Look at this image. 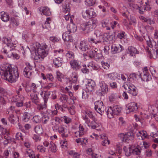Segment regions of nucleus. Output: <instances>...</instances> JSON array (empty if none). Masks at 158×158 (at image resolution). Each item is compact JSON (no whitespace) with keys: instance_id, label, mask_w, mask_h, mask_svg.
Masks as SVG:
<instances>
[{"instance_id":"obj_19","label":"nucleus","mask_w":158,"mask_h":158,"mask_svg":"<svg viewBox=\"0 0 158 158\" xmlns=\"http://www.w3.org/2000/svg\"><path fill=\"white\" fill-rule=\"evenodd\" d=\"M19 97L18 96H16L12 98L11 101L15 102H17L16 103V105L18 107H20L23 106V103L22 101L24 98L22 96L21 98H19Z\"/></svg>"},{"instance_id":"obj_61","label":"nucleus","mask_w":158,"mask_h":158,"mask_svg":"<svg viewBox=\"0 0 158 158\" xmlns=\"http://www.w3.org/2000/svg\"><path fill=\"white\" fill-rule=\"evenodd\" d=\"M68 97L66 95H62L60 98V100L62 102L65 103L67 102Z\"/></svg>"},{"instance_id":"obj_17","label":"nucleus","mask_w":158,"mask_h":158,"mask_svg":"<svg viewBox=\"0 0 158 158\" xmlns=\"http://www.w3.org/2000/svg\"><path fill=\"white\" fill-rule=\"evenodd\" d=\"M2 40L3 43L6 44V45L5 46L2 50V52H4V50H5V48H6L7 46L9 47L10 45H11L12 44H14L11 42L12 41V40L10 37H3L2 39Z\"/></svg>"},{"instance_id":"obj_38","label":"nucleus","mask_w":158,"mask_h":158,"mask_svg":"<svg viewBox=\"0 0 158 158\" xmlns=\"http://www.w3.org/2000/svg\"><path fill=\"white\" fill-rule=\"evenodd\" d=\"M42 13L46 16H49L51 14L50 9L47 7H44L43 8L42 10Z\"/></svg>"},{"instance_id":"obj_21","label":"nucleus","mask_w":158,"mask_h":158,"mask_svg":"<svg viewBox=\"0 0 158 158\" xmlns=\"http://www.w3.org/2000/svg\"><path fill=\"white\" fill-rule=\"evenodd\" d=\"M65 127L62 126H60L56 129V131L61 134V136L63 138H67L68 136V135L66 134L65 130Z\"/></svg>"},{"instance_id":"obj_64","label":"nucleus","mask_w":158,"mask_h":158,"mask_svg":"<svg viewBox=\"0 0 158 158\" xmlns=\"http://www.w3.org/2000/svg\"><path fill=\"white\" fill-rule=\"evenodd\" d=\"M101 63L102 65V67L104 69H107L110 67V64L107 62H102Z\"/></svg>"},{"instance_id":"obj_36","label":"nucleus","mask_w":158,"mask_h":158,"mask_svg":"<svg viewBox=\"0 0 158 158\" xmlns=\"http://www.w3.org/2000/svg\"><path fill=\"white\" fill-rule=\"evenodd\" d=\"M128 52L131 56L134 55L135 54H138L139 52L134 47L131 46L128 48Z\"/></svg>"},{"instance_id":"obj_12","label":"nucleus","mask_w":158,"mask_h":158,"mask_svg":"<svg viewBox=\"0 0 158 158\" xmlns=\"http://www.w3.org/2000/svg\"><path fill=\"white\" fill-rule=\"evenodd\" d=\"M70 64L71 67L75 70H79L81 67V62L77 60H72L70 62Z\"/></svg>"},{"instance_id":"obj_4","label":"nucleus","mask_w":158,"mask_h":158,"mask_svg":"<svg viewBox=\"0 0 158 158\" xmlns=\"http://www.w3.org/2000/svg\"><path fill=\"white\" fill-rule=\"evenodd\" d=\"M16 46V44H12L11 45H10L9 47L7 46L5 48V50H4V53L7 55L9 57H13L14 59H18L19 58V55L16 53L12 52V50L15 49Z\"/></svg>"},{"instance_id":"obj_30","label":"nucleus","mask_w":158,"mask_h":158,"mask_svg":"<svg viewBox=\"0 0 158 158\" xmlns=\"http://www.w3.org/2000/svg\"><path fill=\"white\" fill-rule=\"evenodd\" d=\"M53 63L55 68L60 67L62 65V60L60 57L55 58L53 59Z\"/></svg>"},{"instance_id":"obj_49","label":"nucleus","mask_w":158,"mask_h":158,"mask_svg":"<svg viewBox=\"0 0 158 158\" xmlns=\"http://www.w3.org/2000/svg\"><path fill=\"white\" fill-rule=\"evenodd\" d=\"M69 155L72 156L75 158H79L80 156V154L79 153L75 152L72 150L69 151Z\"/></svg>"},{"instance_id":"obj_7","label":"nucleus","mask_w":158,"mask_h":158,"mask_svg":"<svg viewBox=\"0 0 158 158\" xmlns=\"http://www.w3.org/2000/svg\"><path fill=\"white\" fill-rule=\"evenodd\" d=\"M95 110L102 115L104 112V107L103 103L101 101H98L94 102Z\"/></svg>"},{"instance_id":"obj_25","label":"nucleus","mask_w":158,"mask_h":158,"mask_svg":"<svg viewBox=\"0 0 158 158\" xmlns=\"http://www.w3.org/2000/svg\"><path fill=\"white\" fill-rule=\"evenodd\" d=\"M0 18L3 22H6L10 20V16L9 14L4 11L0 13Z\"/></svg>"},{"instance_id":"obj_54","label":"nucleus","mask_w":158,"mask_h":158,"mask_svg":"<svg viewBox=\"0 0 158 158\" xmlns=\"http://www.w3.org/2000/svg\"><path fill=\"white\" fill-rule=\"evenodd\" d=\"M118 98V96L116 94H111L109 98V101L110 102H113L115 101Z\"/></svg>"},{"instance_id":"obj_3","label":"nucleus","mask_w":158,"mask_h":158,"mask_svg":"<svg viewBox=\"0 0 158 158\" xmlns=\"http://www.w3.org/2000/svg\"><path fill=\"white\" fill-rule=\"evenodd\" d=\"M98 22V20L96 19H90L88 22L84 23L80 25V29L86 33H89L96 27Z\"/></svg>"},{"instance_id":"obj_57","label":"nucleus","mask_w":158,"mask_h":158,"mask_svg":"<svg viewBox=\"0 0 158 158\" xmlns=\"http://www.w3.org/2000/svg\"><path fill=\"white\" fill-rule=\"evenodd\" d=\"M96 1V0H85V2L87 5L90 6L94 5Z\"/></svg>"},{"instance_id":"obj_16","label":"nucleus","mask_w":158,"mask_h":158,"mask_svg":"<svg viewBox=\"0 0 158 158\" xmlns=\"http://www.w3.org/2000/svg\"><path fill=\"white\" fill-rule=\"evenodd\" d=\"M95 86V82L92 80H89L86 85V88L88 92H93L94 91Z\"/></svg>"},{"instance_id":"obj_23","label":"nucleus","mask_w":158,"mask_h":158,"mask_svg":"<svg viewBox=\"0 0 158 158\" xmlns=\"http://www.w3.org/2000/svg\"><path fill=\"white\" fill-rule=\"evenodd\" d=\"M29 93L31 97V99L32 102L35 104H38L39 102V99L38 97V92Z\"/></svg>"},{"instance_id":"obj_46","label":"nucleus","mask_w":158,"mask_h":158,"mask_svg":"<svg viewBox=\"0 0 158 158\" xmlns=\"http://www.w3.org/2000/svg\"><path fill=\"white\" fill-rule=\"evenodd\" d=\"M0 133L3 135H6L7 136H8L10 134L6 129H4L1 126H0Z\"/></svg>"},{"instance_id":"obj_35","label":"nucleus","mask_w":158,"mask_h":158,"mask_svg":"<svg viewBox=\"0 0 158 158\" xmlns=\"http://www.w3.org/2000/svg\"><path fill=\"white\" fill-rule=\"evenodd\" d=\"M42 122L44 124H47L49 123L50 121V116L48 114H45L42 118Z\"/></svg>"},{"instance_id":"obj_56","label":"nucleus","mask_w":158,"mask_h":158,"mask_svg":"<svg viewBox=\"0 0 158 158\" xmlns=\"http://www.w3.org/2000/svg\"><path fill=\"white\" fill-rule=\"evenodd\" d=\"M88 67H90L92 69L95 70H97L98 69L97 66L93 61H91L89 63Z\"/></svg>"},{"instance_id":"obj_33","label":"nucleus","mask_w":158,"mask_h":158,"mask_svg":"<svg viewBox=\"0 0 158 158\" xmlns=\"http://www.w3.org/2000/svg\"><path fill=\"white\" fill-rule=\"evenodd\" d=\"M139 19L143 22L146 23L150 25L153 24L154 23L153 20L149 18H145L143 16H140L139 17Z\"/></svg>"},{"instance_id":"obj_27","label":"nucleus","mask_w":158,"mask_h":158,"mask_svg":"<svg viewBox=\"0 0 158 158\" xmlns=\"http://www.w3.org/2000/svg\"><path fill=\"white\" fill-rule=\"evenodd\" d=\"M10 22L14 27H15L19 25V19L17 17H12L10 19Z\"/></svg>"},{"instance_id":"obj_58","label":"nucleus","mask_w":158,"mask_h":158,"mask_svg":"<svg viewBox=\"0 0 158 158\" xmlns=\"http://www.w3.org/2000/svg\"><path fill=\"white\" fill-rule=\"evenodd\" d=\"M85 113L87 114L90 118H92L93 120V121H94L95 122L96 121L97 119L94 116L91 111H85Z\"/></svg>"},{"instance_id":"obj_18","label":"nucleus","mask_w":158,"mask_h":158,"mask_svg":"<svg viewBox=\"0 0 158 158\" xmlns=\"http://www.w3.org/2000/svg\"><path fill=\"white\" fill-rule=\"evenodd\" d=\"M79 47L81 50L84 52H87L91 48L89 45L83 41L81 42Z\"/></svg>"},{"instance_id":"obj_43","label":"nucleus","mask_w":158,"mask_h":158,"mask_svg":"<svg viewBox=\"0 0 158 158\" xmlns=\"http://www.w3.org/2000/svg\"><path fill=\"white\" fill-rule=\"evenodd\" d=\"M29 151H31V150H29L28 151H27L26 155L29 156L30 158H40V155L39 154H38L35 156L33 152H29Z\"/></svg>"},{"instance_id":"obj_39","label":"nucleus","mask_w":158,"mask_h":158,"mask_svg":"<svg viewBox=\"0 0 158 158\" xmlns=\"http://www.w3.org/2000/svg\"><path fill=\"white\" fill-rule=\"evenodd\" d=\"M35 130L36 133L38 135H41L43 133V130L41 125H37L35 128Z\"/></svg>"},{"instance_id":"obj_9","label":"nucleus","mask_w":158,"mask_h":158,"mask_svg":"<svg viewBox=\"0 0 158 158\" xmlns=\"http://www.w3.org/2000/svg\"><path fill=\"white\" fill-rule=\"evenodd\" d=\"M99 86L100 88L99 90V93L101 95H103L104 94L107 93L108 92V86L103 81H102L99 82Z\"/></svg>"},{"instance_id":"obj_52","label":"nucleus","mask_w":158,"mask_h":158,"mask_svg":"<svg viewBox=\"0 0 158 158\" xmlns=\"http://www.w3.org/2000/svg\"><path fill=\"white\" fill-rule=\"evenodd\" d=\"M51 93H53V92H50V91H44V95L43 97L44 102H47L48 97L51 94Z\"/></svg>"},{"instance_id":"obj_15","label":"nucleus","mask_w":158,"mask_h":158,"mask_svg":"<svg viewBox=\"0 0 158 158\" xmlns=\"http://www.w3.org/2000/svg\"><path fill=\"white\" fill-rule=\"evenodd\" d=\"M147 52L148 57L150 58L152 57L154 58H156L157 56L158 55V47H156V48H155V49H152V51L148 48Z\"/></svg>"},{"instance_id":"obj_13","label":"nucleus","mask_w":158,"mask_h":158,"mask_svg":"<svg viewBox=\"0 0 158 158\" xmlns=\"http://www.w3.org/2000/svg\"><path fill=\"white\" fill-rule=\"evenodd\" d=\"M123 50L124 48L123 46L120 44L118 45L114 44L111 47V52L113 54H115L120 52Z\"/></svg>"},{"instance_id":"obj_37","label":"nucleus","mask_w":158,"mask_h":158,"mask_svg":"<svg viewBox=\"0 0 158 158\" xmlns=\"http://www.w3.org/2000/svg\"><path fill=\"white\" fill-rule=\"evenodd\" d=\"M123 149L124 151L126 156H130L132 154L131 145L129 146L128 148L124 146Z\"/></svg>"},{"instance_id":"obj_10","label":"nucleus","mask_w":158,"mask_h":158,"mask_svg":"<svg viewBox=\"0 0 158 158\" xmlns=\"http://www.w3.org/2000/svg\"><path fill=\"white\" fill-rule=\"evenodd\" d=\"M137 104L134 102L128 103L126 106V110L127 113H128L131 112H135L138 109Z\"/></svg>"},{"instance_id":"obj_31","label":"nucleus","mask_w":158,"mask_h":158,"mask_svg":"<svg viewBox=\"0 0 158 158\" xmlns=\"http://www.w3.org/2000/svg\"><path fill=\"white\" fill-rule=\"evenodd\" d=\"M8 119L11 123L14 124L19 121V118L18 116L11 114L9 115Z\"/></svg>"},{"instance_id":"obj_26","label":"nucleus","mask_w":158,"mask_h":158,"mask_svg":"<svg viewBox=\"0 0 158 158\" xmlns=\"http://www.w3.org/2000/svg\"><path fill=\"white\" fill-rule=\"evenodd\" d=\"M146 5L142 6H138L137 9H138L139 12L140 14H144L145 11L149 10L150 9V7L149 6L145 3Z\"/></svg>"},{"instance_id":"obj_45","label":"nucleus","mask_w":158,"mask_h":158,"mask_svg":"<svg viewBox=\"0 0 158 158\" xmlns=\"http://www.w3.org/2000/svg\"><path fill=\"white\" fill-rule=\"evenodd\" d=\"M49 149L52 152H55L56 151V145L52 142H51L49 143Z\"/></svg>"},{"instance_id":"obj_62","label":"nucleus","mask_w":158,"mask_h":158,"mask_svg":"<svg viewBox=\"0 0 158 158\" xmlns=\"http://www.w3.org/2000/svg\"><path fill=\"white\" fill-rule=\"evenodd\" d=\"M151 41L149 38V40H147L146 41L148 46L150 48H152L153 47V44L154 45L156 44V43L153 41Z\"/></svg>"},{"instance_id":"obj_55","label":"nucleus","mask_w":158,"mask_h":158,"mask_svg":"<svg viewBox=\"0 0 158 158\" xmlns=\"http://www.w3.org/2000/svg\"><path fill=\"white\" fill-rule=\"evenodd\" d=\"M50 18L48 17L47 18L46 20V21L44 25H42V27L43 28H46L47 29H48V27H50L49 26V24L50 22L49 21H50Z\"/></svg>"},{"instance_id":"obj_11","label":"nucleus","mask_w":158,"mask_h":158,"mask_svg":"<svg viewBox=\"0 0 158 158\" xmlns=\"http://www.w3.org/2000/svg\"><path fill=\"white\" fill-rule=\"evenodd\" d=\"M26 64L27 66L24 69L23 73L26 77L30 78L32 74L30 71L32 69L33 67L29 63H26Z\"/></svg>"},{"instance_id":"obj_51","label":"nucleus","mask_w":158,"mask_h":158,"mask_svg":"<svg viewBox=\"0 0 158 158\" xmlns=\"http://www.w3.org/2000/svg\"><path fill=\"white\" fill-rule=\"evenodd\" d=\"M81 71L83 73L88 74L89 72V70L88 69L85 64H83L82 67H81Z\"/></svg>"},{"instance_id":"obj_42","label":"nucleus","mask_w":158,"mask_h":158,"mask_svg":"<svg viewBox=\"0 0 158 158\" xmlns=\"http://www.w3.org/2000/svg\"><path fill=\"white\" fill-rule=\"evenodd\" d=\"M31 116L30 114L28 112H25L23 117V120L25 122H28Z\"/></svg>"},{"instance_id":"obj_63","label":"nucleus","mask_w":158,"mask_h":158,"mask_svg":"<svg viewBox=\"0 0 158 158\" xmlns=\"http://www.w3.org/2000/svg\"><path fill=\"white\" fill-rule=\"evenodd\" d=\"M63 77V75L61 73L59 72H56V78L58 81H61Z\"/></svg>"},{"instance_id":"obj_20","label":"nucleus","mask_w":158,"mask_h":158,"mask_svg":"<svg viewBox=\"0 0 158 158\" xmlns=\"http://www.w3.org/2000/svg\"><path fill=\"white\" fill-rule=\"evenodd\" d=\"M132 154L135 155H139L141 153V148L138 145H131Z\"/></svg>"},{"instance_id":"obj_2","label":"nucleus","mask_w":158,"mask_h":158,"mask_svg":"<svg viewBox=\"0 0 158 158\" xmlns=\"http://www.w3.org/2000/svg\"><path fill=\"white\" fill-rule=\"evenodd\" d=\"M35 51V56L34 59L35 60H39L41 58L44 59L48 54V46L44 43L41 45L36 43L34 46Z\"/></svg>"},{"instance_id":"obj_29","label":"nucleus","mask_w":158,"mask_h":158,"mask_svg":"<svg viewBox=\"0 0 158 158\" xmlns=\"http://www.w3.org/2000/svg\"><path fill=\"white\" fill-rule=\"evenodd\" d=\"M101 124L98 123L96 119V121L94 122V121L91 122L90 126L88 125L90 127L93 129H96L97 130H100V126Z\"/></svg>"},{"instance_id":"obj_8","label":"nucleus","mask_w":158,"mask_h":158,"mask_svg":"<svg viewBox=\"0 0 158 158\" xmlns=\"http://www.w3.org/2000/svg\"><path fill=\"white\" fill-rule=\"evenodd\" d=\"M98 49L95 48H92L89 50L87 52V54L88 55L89 57L90 58H94L96 59H99L100 57L101 56V54H97V52Z\"/></svg>"},{"instance_id":"obj_60","label":"nucleus","mask_w":158,"mask_h":158,"mask_svg":"<svg viewBox=\"0 0 158 158\" xmlns=\"http://www.w3.org/2000/svg\"><path fill=\"white\" fill-rule=\"evenodd\" d=\"M139 134L140 135V137L142 138V139H143V137L146 138L147 137V133L146 131H139Z\"/></svg>"},{"instance_id":"obj_14","label":"nucleus","mask_w":158,"mask_h":158,"mask_svg":"<svg viewBox=\"0 0 158 158\" xmlns=\"http://www.w3.org/2000/svg\"><path fill=\"white\" fill-rule=\"evenodd\" d=\"M70 23L68 24L67 26V28L68 31L70 33H74L77 30L76 26L73 23V20L72 18H71L70 19Z\"/></svg>"},{"instance_id":"obj_24","label":"nucleus","mask_w":158,"mask_h":158,"mask_svg":"<svg viewBox=\"0 0 158 158\" xmlns=\"http://www.w3.org/2000/svg\"><path fill=\"white\" fill-rule=\"evenodd\" d=\"M70 32L66 31L62 35V38L64 41L72 42L73 39Z\"/></svg>"},{"instance_id":"obj_40","label":"nucleus","mask_w":158,"mask_h":158,"mask_svg":"<svg viewBox=\"0 0 158 158\" xmlns=\"http://www.w3.org/2000/svg\"><path fill=\"white\" fill-rule=\"evenodd\" d=\"M106 112L108 118H111L113 117V115L114 114L113 113V111L112 109V107L110 106L109 108H108V109L106 110Z\"/></svg>"},{"instance_id":"obj_28","label":"nucleus","mask_w":158,"mask_h":158,"mask_svg":"<svg viewBox=\"0 0 158 158\" xmlns=\"http://www.w3.org/2000/svg\"><path fill=\"white\" fill-rule=\"evenodd\" d=\"M139 76L140 77L141 80L144 81H149V78L151 77V76L146 72L145 73L144 71L141 73H139Z\"/></svg>"},{"instance_id":"obj_47","label":"nucleus","mask_w":158,"mask_h":158,"mask_svg":"<svg viewBox=\"0 0 158 158\" xmlns=\"http://www.w3.org/2000/svg\"><path fill=\"white\" fill-rule=\"evenodd\" d=\"M32 120L35 123H40L41 121V118L38 115H35L33 117Z\"/></svg>"},{"instance_id":"obj_32","label":"nucleus","mask_w":158,"mask_h":158,"mask_svg":"<svg viewBox=\"0 0 158 158\" xmlns=\"http://www.w3.org/2000/svg\"><path fill=\"white\" fill-rule=\"evenodd\" d=\"M113 113L115 115H118L121 112L122 108L118 105H115L112 107Z\"/></svg>"},{"instance_id":"obj_5","label":"nucleus","mask_w":158,"mask_h":158,"mask_svg":"<svg viewBox=\"0 0 158 158\" xmlns=\"http://www.w3.org/2000/svg\"><path fill=\"white\" fill-rule=\"evenodd\" d=\"M122 141L126 142L129 143V141L133 140L134 139V134L132 131H129L125 134L121 133L119 135Z\"/></svg>"},{"instance_id":"obj_1","label":"nucleus","mask_w":158,"mask_h":158,"mask_svg":"<svg viewBox=\"0 0 158 158\" xmlns=\"http://www.w3.org/2000/svg\"><path fill=\"white\" fill-rule=\"evenodd\" d=\"M10 67L8 64L1 65L0 74L2 79L12 83L17 81L19 77V73L17 67L12 68Z\"/></svg>"},{"instance_id":"obj_44","label":"nucleus","mask_w":158,"mask_h":158,"mask_svg":"<svg viewBox=\"0 0 158 158\" xmlns=\"http://www.w3.org/2000/svg\"><path fill=\"white\" fill-rule=\"evenodd\" d=\"M66 56L68 60L73 59L74 58V54L73 52L72 51H68L66 54Z\"/></svg>"},{"instance_id":"obj_53","label":"nucleus","mask_w":158,"mask_h":158,"mask_svg":"<svg viewBox=\"0 0 158 158\" xmlns=\"http://www.w3.org/2000/svg\"><path fill=\"white\" fill-rule=\"evenodd\" d=\"M79 137H81L84 134V128L82 125L80 124L79 127Z\"/></svg>"},{"instance_id":"obj_48","label":"nucleus","mask_w":158,"mask_h":158,"mask_svg":"<svg viewBox=\"0 0 158 158\" xmlns=\"http://www.w3.org/2000/svg\"><path fill=\"white\" fill-rule=\"evenodd\" d=\"M136 87H135V88H133L131 90H128L127 92L132 96H135L137 95L138 93V91Z\"/></svg>"},{"instance_id":"obj_41","label":"nucleus","mask_w":158,"mask_h":158,"mask_svg":"<svg viewBox=\"0 0 158 158\" xmlns=\"http://www.w3.org/2000/svg\"><path fill=\"white\" fill-rule=\"evenodd\" d=\"M100 137L101 139H104V140L102 141V144L104 146H106V144L108 143V144H109V141L107 139V138L105 134H102L100 135Z\"/></svg>"},{"instance_id":"obj_22","label":"nucleus","mask_w":158,"mask_h":158,"mask_svg":"<svg viewBox=\"0 0 158 158\" xmlns=\"http://www.w3.org/2000/svg\"><path fill=\"white\" fill-rule=\"evenodd\" d=\"M25 90L26 91L27 93L38 92V88L37 85L34 83H32L31 84L30 89L27 88Z\"/></svg>"},{"instance_id":"obj_6","label":"nucleus","mask_w":158,"mask_h":158,"mask_svg":"<svg viewBox=\"0 0 158 158\" xmlns=\"http://www.w3.org/2000/svg\"><path fill=\"white\" fill-rule=\"evenodd\" d=\"M82 14L84 18L87 17L89 18H94L96 16V13L92 8H90L85 11L83 10Z\"/></svg>"},{"instance_id":"obj_50","label":"nucleus","mask_w":158,"mask_h":158,"mask_svg":"<svg viewBox=\"0 0 158 158\" xmlns=\"http://www.w3.org/2000/svg\"><path fill=\"white\" fill-rule=\"evenodd\" d=\"M36 149L38 151L40 152L44 153L46 152V149L43 145H39L37 146Z\"/></svg>"},{"instance_id":"obj_59","label":"nucleus","mask_w":158,"mask_h":158,"mask_svg":"<svg viewBox=\"0 0 158 158\" xmlns=\"http://www.w3.org/2000/svg\"><path fill=\"white\" fill-rule=\"evenodd\" d=\"M125 32L122 31H118V34L117 37L120 39H122L125 37Z\"/></svg>"},{"instance_id":"obj_34","label":"nucleus","mask_w":158,"mask_h":158,"mask_svg":"<svg viewBox=\"0 0 158 158\" xmlns=\"http://www.w3.org/2000/svg\"><path fill=\"white\" fill-rule=\"evenodd\" d=\"M47 102H44V103L35 104L37 105L36 108L37 110L40 111H41L44 110L46 109L47 106L46 104Z\"/></svg>"}]
</instances>
